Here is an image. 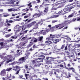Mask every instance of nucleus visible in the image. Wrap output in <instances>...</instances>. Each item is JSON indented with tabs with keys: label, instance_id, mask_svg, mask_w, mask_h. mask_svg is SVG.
I'll return each mask as SVG.
<instances>
[{
	"label": "nucleus",
	"instance_id": "obj_40",
	"mask_svg": "<svg viewBox=\"0 0 80 80\" xmlns=\"http://www.w3.org/2000/svg\"><path fill=\"white\" fill-rule=\"evenodd\" d=\"M36 1L37 2V3H40L41 2V1L40 0H36Z\"/></svg>",
	"mask_w": 80,
	"mask_h": 80
},
{
	"label": "nucleus",
	"instance_id": "obj_25",
	"mask_svg": "<svg viewBox=\"0 0 80 80\" xmlns=\"http://www.w3.org/2000/svg\"><path fill=\"white\" fill-rule=\"evenodd\" d=\"M28 7H32V2H31L30 3L27 5Z\"/></svg>",
	"mask_w": 80,
	"mask_h": 80
},
{
	"label": "nucleus",
	"instance_id": "obj_29",
	"mask_svg": "<svg viewBox=\"0 0 80 80\" xmlns=\"http://www.w3.org/2000/svg\"><path fill=\"white\" fill-rule=\"evenodd\" d=\"M10 36H11V34H9L6 35V36H5V37H6V38H8V37H9Z\"/></svg>",
	"mask_w": 80,
	"mask_h": 80
},
{
	"label": "nucleus",
	"instance_id": "obj_2",
	"mask_svg": "<svg viewBox=\"0 0 80 80\" xmlns=\"http://www.w3.org/2000/svg\"><path fill=\"white\" fill-rule=\"evenodd\" d=\"M62 34H59L58 35V37H52V40L53 42L54 41V43H57V42H59V41L60 40V39H57L58 38H59L60 37H61L60 36H62Z\"/></svg>",
	"mask_w": 80,
	"mask_h": 80
},
{
	"label": "nucleus",
	"instance_id": "obj_17",
	"mask_svg": "<svg viewBox=\"0 0 80 80\" xmlns=\"http://www.w3.org/2000/svg\"><path fill=\"white\" fill-rule=\"evenodd\" d=\"M55 35H52V34H50V37H52L51 38H48V39L50 40H53V38H52V37H54Z\"/></svg>",
	"mask_w": 80,
	"mask_h": 80
},
{
	"label": "nucleus",
	"instance_id": "obj_9",
	"mask_svg": "<svg viewBox=\"0 0 80 80\" xmlns=\"http://www.w3.org/2000/svg\"><path fill=\"white\" fill-rule=\"evenodd\" d=\"M0 74L1 75H2V76H5L6 74V70L4 69L1 71Z\"/></svg>",
	"mask_w": 80,
	"mask_h": 80
},
{
	"label": "nucleus",
	"instance_id": "obj_47",
	"mask_svg": "<svg viewBox=\"0 0 80 80\" xmlns=\"http://www.w3.org/2000/svg\"><path fill=\"white\" fill-rule=\"evenodd\" d=\"M58 21L57 20H53L52 21V23H55V22H58Z\"/></svg>",
	"mask_w": 80,
	"mask_h": 80
},
{
	"label": "nucleus",
	"instance_id": "obj_49",
	"mask_svg": "<svg viewBox=\"0 0 80 80\" xmlns=\"http://www.w3.org/2000/svg\"><path fill=\"white\" fill-rule=\"evenodd\" d=\"M67 1H68V2H73V0H66Z\"/></svg>",
	"mask_w": 80,
	"mask_h": 80
},
{
	"label": "nucleus",
	"instance_id": "obj_14",
	"mask_svg": "<svg viewBox=\"0 0 80 80\" xmlns=\"http://www.w3.org/2000/svg\"><path fill=\"white\" fill-rule=\"evenodd\" d=\"M7 78L8 79V80H12V75L11 74H10L9 75H8V74H7Z\"/></svg>",
	"mask_w": 80,
	"mask_h": 80
},
{
	"label": "nucleus",
	"instance_id": "obj_43",
	"mask_svg": "<svg viewBox=\"0 0 80 80\" xmlns=\"http://www.w3.org/2000/svg\"><path fill=\"white\" fill-rule=\"evenodd\" d=\"M14 78H15V77L14 76H11V80L12 79H14Z\"/></svg>",
	"mask_w": 80,
	"mask_h": 80
},
{
	"label": "nucleus",
	"instance_id": "obj_58",
	"mask_svg": "<svg viewBox=\"0 0 80 80\" xmlns=\"http://www.w3.org/2000/svg\"><path fill=\"white\" fill-rule=\"evenodd\" d=\"M67 47L68 46H66L64 49L65 50H67Z\"/></svg>",
	"mask_w": 80,
	"mask_h": 80
},
{
	"label": "nucleus",
	"instance_id": "obj_51",
	"mask_svg": "<svg viewBox=\"0 0 80 80\" xmlns=\"http://www.w3.org/2000/svg\"><path fill=\"white\" fill-rule=\"evenodd\" d=\"M75 78H76V80H80V79L78 78V77H75Z\"/></svg>",
	"mask_w": 80,
	"mask_h": 80
},
{
	"label": "nucleus",
	"instance_id": "obj_30",
	"mask_svg": "<svg viewBox=\"0 0 80 80\" xmlns=\"http://www.w3.org/2000/svg\"><path fill=\"white\" fill-rule=\"evenodd\" d=\"M59 17V15H55L53 16V18H57Z\"/></svg>",
	"mask_w": 80,
	"mask_h": 80
},
{
	"label": "nucleus",
	"instance_id": "obj_36",
	"mask_svg": "<svg viewBox=\"0 0 80 80\" xmlns=\"http://www.w3.org/2000/svg\"><path fill=\"white\" fill-rule=\"evenodd\" d=\"M20 72V70H18L17 71V72L15 73L16 75H18L19 73V72Z\"/></svg>",
	"mask_w": 80,
	"mask_h": 80
},
{
	"label": "nucleus",
	"instance_id": "obj_33",
	"mask_svg": "<svg viewBox=\"0 0 80 80\" xmlns=\"http://www.w3.org/2000/svg\"><path fill=\"white\" fill-rule=\"evenodd\" d=\"M4 44V43L3 42H0V45H1V46H2V47L3 46Z\"/></svg>",
	"mask_w": 80,
	"mask_h": 80
},
{
	"label": "nucleus",
	"instance_id": "obj_22",
	"mask_svg": "<svg viewBox=\"0 0 80 80\" xmlns=\"http://www.w3.org/2000/svg\"><path fill=\"white\" fill-rule=\"evenodd\" d=\"M2 15H4L2 17H8V16H9V14L8 13H3L2 14Z\"/></svg>",
	"mask_w": 80,
	"mask_h": 80
},
{
	"label": "nucleus",
	"instance_id": "obj_28",
	"mask_svg": "<svg viewBox=\"0 0 80 80\" xmlns=\"http://www.w3.org/2000/svg\"><path fill=\"white\" fill-rule=\"evenodd\" d=\"M63 12H65V13H68V12H67V8L64 9H63Z\"/></svg>",
	"mask_w": 80,
	"mask_h": 80
},
{
	"label": "nucleus",
	"instance_id": "obj_10",
	"mask_svg": "<svg viewBox=\"0 0 80 80\" xmlns=\"http://www.w3.org/2000/svg\"><path fill=\"white\" fill-rule=\"evenodd\" d=\"M58 25L59 27V29H61V28H63V27H64L65 26L64 24V23L60 24Z\"/></svg>",
	"mask_w": 80,
	"mask_h": 80
},
{
	"label": "nucleus",
	"instance_id": "obj_45",
	"mask_svg": "<svg viewBox=\"0 0 80 80\" xmlns=\"http://www.w3.org/2000/svg\"><path fill=\"white\" fill-rule=\"evenodd\" d=\"M28 31V30H26V31H23V33H27Z\"/></svg>",
	"mask_w": 80,
	"mask_h": 80
},
{
	"label": "nucleus",
	"instance_id": "obj_21",
	"mask_svg": "<svg viewBox=\"0 0 80 80\" xmlns=\"http://www.w3.org/2000/svg\"><path fill=\"white\" fill-rule=\"evenodd\" d=\"M31 15V14L30 13H29L27 15L25 16L24 17V18H28V17H30Z\"/></svg>",
	"mask_w": 80,
	"mask_h": 80
},
{
	"label": "nucleus",
	"instance_id": "obj_15",
	"mask_svg": "<svg viewBox=\"0 0 80 80\" xmlns=\"http://www.w3.org/2000/svg\"><path fill=\"white\" fill-rule=\"evenodd\" d=\"M46 43H48V45H50V44H52V45H54V43H55L54 42H51V41H49V42L48 41H46Z\"/></svg>",
	"mask_w": 80,
	"mask_h": 80
},
{
	"label": "nucleus",
	"instance_id": "obj_52",
	"mask_svg": "<svg viewBox=\"0 0 80 80\" xmlns=\"http://www.w3.org/2000/svg\"><path fill=\"white\" fill-rule=\"evenodd\" d=\"M32 62L33 64H34V63H35V60H32Z\"/></svg>",
	"mask_w": 80,
	"mask_h": 80
},
{
	"label": "nucleus",
	"instance_id": "obj_31",
	"mask_svg": "<svg viewBox=\"0 0 80 80\" xmlns=\"http://www.w3.org/2000/svg\"><path fill=\"white\" fill-rule=\"evenodd\" d=\"M28 75H29V74H25V76L26 78V79H27V78H28L27 77H28Z\"/></svg>",
	"mask_w": 80,
	"mask_h": 80
},
{
	"label": "nucleus",
	"instance_id": "obj_24",
	"mask_svg": "<svg viewBox=\"0 0 80 80\" xmlns=\"http://www.w3.org/2000/svg\"><path fill=\"white\" fill-rule=\"evenodd\" d=\"M12 69V68H7L6 70V71H7L8 72H10L11 70Z\"/></svg>",
	"mask_w": 80,
	"mask_h": 80
},
{
	"label": "nucleus",
	"instance_id": "obj_4",
	"mask_svg": "<svg viewBox=\"0 0 80 80\" xmlns=\"http://www.w3.org/2000/svg\"><path fill=\"white\" fill-rule=\"evenodd\" d=\"M59 4H60V3L56 4L53 6L52 8V10H57L58 8H60V7L58 6Z\"/></svg>",
	"mask_w": 80,
	"mask_h": 80
},
{
	"label": "nucleus",
	"instance_id": "obj_38",
	"mask_svg": "<svg viewBox=\"0 0 80 80\" xmlns=\"http://www.w3.org/2000/svg\"><path fill=\"white\" fill-rule=\"evenodd\" d=\"M73 15L72 14L68 16V18H71V17H72Z\"/></svg>",
	"mask_w": 80,
	"mask_h": 80
},
{
	"label": "nucleus",
	"instance_id": "obj_53",
	"mask_svg": "<svg viewBox=\"0 0 80 80\" xmlns=\"http://www.w3.org/2000/svg\"><path fill=\"white\" fill-rule=\"evenodd\" d=\"M52 62V59H50V61H47V63H48V62Z\"/></svg>",
	"mask_w": 80,
	"mask_h": 80
},
{
	"label": "nucleus",
	"instance_id": "obj_35",
	"mask_svg": "<svg viewBox=\"0 0 80 80\" xmlns=\"http://www.w3.org/2000/svg\"><path fill=\"white\" fill-rule=\"evenodd\" d=\"M33 20V18L31 19L28 20V21L27 22V23H28L29 22H30L31 21H32V20Z\"/></svg>",
	"mask_w": 80,
	"mask_h": 80
},
{
	"label": "nucleus",
	"instance_id": "obj_5",
	"mask_svg": "<svg viewBox=\"0 0 80 80\" xmlns=\"http://www.w3.org/2000/svg\"><path fill=\"white\" fill-rule=\"evenodd\" d=\"M68 70H70H70H72V72H73V73H75V75H77L78 77V76H79V75H78V74L75 72V69H74L73 68H68Z\"/></svg>",
	"mask_w": 80,
	"mask_h": 80
},
{
	"label": "nucleus",
	"instance_id": "obj_46",
	"mask_svg": "<svg viewBox=\"0 0 80 80\" xmlns=\"http://www.w3.org/2000/svg\"><path fill=\"white\" fill-rule=\"evenodd\" d=\"M38 40L37 39H35L33 41L34 42H37Z\"/></svg>",
	"mask_w": 80,
	"mask_h": 80
},
{
	"label": "nucleus",
	"instance_id": "obj_12",
	"mask_svg": "<svg viewBox=\"0 0 80 80\" xmlns=\"http://www.w3.org/2000/svg\"><path fill=\"white\" fill-rule=\"evenodd\" d=\"M49 29H48V30H51V31H52V32H53V31H55V26H53V27H51L50 28H49Z\"/></svg>",
	"mask_w": 80,
	"mask_h": 80
},
{
	"label": "nucleus",
	"instance_id": "obj_37",
	"mask_svg": "<svg viewBox=\"0 0 80 80\" xmlns=\"http://www.w3.org/2000/svg\"><path fill=\"white\" fill-rule=\"evenodd\" d=\"M65 37H66V39H68V40H69V39H70V37H68V36H65Z\"/></svg>",
	"mask_w": 80,
	"mask_h": 80
},
{
	"label": "nucleus",
	"instance_id": "obj_59",
	"mask_svg": "<svg viewBox=\"0 0 80 80\" xmlns=\"http://www.w3.org/2000/svg\"><path fill=\"white\" fill-rule=\"evenodd\" d=\"M25 15H26V13H23L22 14V17H23V16Z\"/></svg>",
	"mask_w": 80,
	"mask_h": 80
},
{
	"label": "nucleus",
	"instance_id": "obj_60",
	"mask_svg": "<svg viewBox=\"0 0 80 80\" xmlns=\"http://www.w3.org/2000/svg\"><path fill=\"white\" fill-rule=\"evenodd\" d=\"M38 7H39V6L38 5H37L35 6V8H38Z\"/></svg>",
	"mask_w": 80,
	"mask_h": 80
},
{
	"label": "nucleus",
	"instance_id": "obj_6",
	"mask_svg": "<svg viewBox=\"0 0 80 80\" xmlns=\"http://www.w3.org/2000/svg\"><path fill=\"white\" fill-rule=\"evenodd\" d=\"M49 31L50 29H48L45 30H42L41 31H40V33H41L42 34V35H46V33L47 32L48 33V32Z\"/></svg>",
	"mask_w": 80,
	"mask_h": 80
},
{
	"label": "nucleus",
	"instance_id": "obj_3",
	"mask_svg": "<svg viewBox=\"0 0 80 80\" xmlns=\"http://www.w3.org/2000/svg\"><path fill=\"white\" fill-rule=\"evenodd\" d=\"M10 58V57L9 55H8L7 56H5L4 59V62H6V61L8 60V61L6 62V63H8L9 62H12L13 61V60L12 59L9 60Z\"/></svg>",
	"mask_w": 80,
	"mask_h": 80
},
{
	"label": "nucleus",
	"instance_id": "obj_57",
	"mask_svg": "<svg viewBox=\"0 0 80 80\" xmlns=\"http://www.w3.org/2000/svg\"><path fill=\"white\" fill-rule=\"evenodd\" d=\"M22 32H23V30H24L25 29H23V28H24L23 26H22Z\"/></svg>",
	"mask_w": 80,
	"mask_h": 80
},
{
	"label": "nucleus",
	"instance_id": "obj_34",
	"mask_svg": "<svg viewBox=\"0 0 80 80\" xmlns=\"http://www.w3.org/2000/svg\"><path fill=\"white\" fill-rule=\"evenodd\" d=\"M11 38H12L13 39H16V38H17V36L16 38H15V37H14V36H12L11 37Z\"/></svg>",
	"mask_w": 80,
	"mask_h": 80
},
{
	"label": "nucleus",
	"instance_id": "obj_32",
	"mask_svg": "<svg viewBox=\"0 0 80 80\" xmlns=\"http://www.w3.org/2000/svg\"><path fill=\"white\" fill-rule=\"evenodd\" d=\"M18 68H19V67L18 66H15L13 67V68H14V69H17Z\"/></svg>",
	"mask_w": 80,
	"mask_h": 80
},
{
	"label": "nucleus",
	"instance_id": "obj_19",
	"mask_svg": "<svg viewBox=\"0 0 80 80\" xmlns=\"http://www.w3.org/2000/svg\"><path fill=\"white\" fill-rule=\"evenodd\" d=\"M17 1H16L15 0H11V4H12V5H15V4H14V3L15 2H17Z\"/></svg>",
	"mask_w": 80,
	"mask_h": 80
},
{
	"label": "nucleus",
	"instance_id": "obj_11",
	"mask_svg": "<svg viewBox=\"0 0 80 80\" xmlns=\"http://www.w3.org/2000/svg\"><path fill=\"white\" fill-rule=\"evenodd\" d=\"M44 12L45 13H47V12H48V7H47L45 8Z\"/></svg>",
	"mask_w": 80,
	"mask_h": 80
},
{
	"label": "nucleus",
	"instance_id": "obj_13",
	"mask_svg": "<svg viewBox=\"0 0 80 80\" xmlns=\"http://www.w3.org/2000/svg\"><path fill=\"white\" fill-rule=\"evenodd\" d=\"M40 58H38V59H39V60H44L45 57L43 55H42L40 56Z\"/></svg>",
	"mask_w": 80,
	"mask_h": 80
},
{
	"label": "nucleus",
	"instance_id": "obj_64",
	"mask_svg": "<svg viewBox=\"0 0 80 80\" xmlns=\"http://www.w3.org/2000/svg\"><path fill=\"white\" fill-rule=\"evenodd\" d=\"M80 21V18H78L77 19V21Z\"/></svg>",
	"mask_w": 80,
	"mask_h": 80
},
{
	"label": "nucleus",
	"instance_id": "obj_63",
	"mask_svg": "<svg viewBox=\"0 0 80 80\" xmlns=\"http://www.w3.org/2000/svg\"><path fill=\"white\" fill-rule=\"evenodd\" d=\"M42 79H43L44 80H48L47 78H43Z\"/></svg>",
	"mask_w": 80,
	"mask_h": 80
},
{
	"label": "nucleus",
	"instance_id": "obj_41",
	"mask_svg": "<svg viewBox=\"0 0 80 80\" xmlns=\"http://www.w3.org/2000/svg\"><path fill=\"white\" fill-rule=\"evenodd\" d=\"M8 12H12L13 11V9L12 8L9 9H8Z\"/></svg>",
	"mask_w": 80,
	"mask_h": 80
},
{
	"label": "nucleus",
	"instance_id": "obj_55",
	"mask_svg": "<svg viewBox=\"0 0 80 80\" xmlns=\"http://www.w3.org/2000/svg\"><path fill=\"white\" fill-rule=\"evenodd\" d=\"M13 22L12 20H9L8 21V23H13Z\"/></svg>",
	"mask_w": 80,
	"mask_h": 80
},
{
	"label": "nucleus",
	"instance_id": "obj_23",
	"mask_svg": "<svg viewBox=\"0 0 80 80\" xmlns=\"http://www.w3.org/2000/svg\"><path fill=\"white\" fill-rule=\"evenodd\" d=\"M39 15V13H36L32 16V18H34V17H36V16H38V17Z\"/></svg>",
	"mask_w": 80,
	"mask_h": 80
},
{
	"label": "nucleus",
	"instance_id": "obj_20",
	"mask_svg": "<svg viewBox=\"0 0 80 80\" xmlns=\"http://www.w3.org/2000/svg\"><path fill=\"white\" fill-rule=\"evenodd\" d=\"M43 36L39 37L38 38V41H39V42H42V41H43Z\"/></svg>",
	"mask_w": 80,
	"mask_h": 80
},
{
	"label": "nucleus",
	"instance_id": "obj_16",
	"mask_svg": "<svg viewBox=\"0 0 80 80\" xmlns=\"http://www.w3.org/2000/svg\"><path fill=\"white\" fill-rule=\"evenodd\" d=\"M72 21H70L69 20H67V21H65L64 23H67L68 24H70V23H72Z\"/></svg>",
	"mask_w": 80,
	"mask_h": 80
},
{
	"label": "nucleus",
	"instance_id": "obj_8",
	"mask_svg": "<svg viewBox=\"0 0 80 80\" xmlns=\"http://www.w3.org/2000/svg\"><path fill=\"white\" fill-rule=\"evenodd\" d=\"M74 7H75V5H73L72 6H71L69 8H67V12H71V9H72V8H73Z\"/></svg>",
	"mask_w": 80,
	"mask_h": 80
},
{
	"label": "nucleus",
	"instance_id": "obj_27",
	"mask_svg": "<svg viewBox=\"0 0 80 80\" xmlns=\"http://www.w3.org/2000/svg\"><path fill=\"white\" fill-rule=\"evenodd\" d=\"M43 12H41L39 13L38 16V17H40V15H43Z\"/></svg>",
	"mask_w": 80,
	"mask_h": 80
},
{
	"label": "nucleus",
	"instance_id": "obj_48",
	"mask_svg": "<svg viewBox=\"0 0 80 80\" xmlns=\"http://www.w3.org/2000/svg\"><path fill=\"white\" fill-rule=\"evenodd\" d=\"M76 18H73L72 19V21H72V22H73H73H75V21H76Z\"/></svg>",
	"mask_w": 80,
	"mask_h": 80
},
{
	"label": "nucleus",
	"instance_id": "obj_42",
	"mask_svg": "<svg viewBox=\"0 0 80 80\" xmlns=\"http://www.w3.org/2000/svg\"><path fill=\"white\" fill-rule=\"evenodd\" d=\"M23 75H20L19 77V78H20V79H21V78L23 79Z\"/></svg>",
	"mask_w": 80,
	"mask_h": 80
},
{
	"label": "nucleus",
	"instance_id": "obj_56",
	"mask_svg": "<svg viewBox=\"0 0 80 80\" xmlns=\"http://www.w3.org/2000/svg\"><path fill=\"white\" fill-rule=\"evenodd\" d=\"M42 7H43V5L41 4L40 5V8H42Z\"/></svg>",
	"mask_w": 80,
	"mask_h": 80
},
{
	"label": "nucleus",
	"instance_id": "obj_50",
	"mask_svg": "<svg viewBox=\"0 0 80 80\" xmlns=\"http://www.w3.org/2000/svg\"><path fill=\"white\" fill-rule=\"evenodd\" d=\"M22 29V26H20L19 27V28H18V30L19 31H20V30Z\"/></svg>",
	"mask_w": 80,
	"mask_h": 80
},
{
	"label": "nucleus",
	"instance_id": "obj_26",
	"mask_svg": "<svg viewBox=\"0 0 80 80\" xmlns=\"http://www.w3.org/2000/svg\"><path fill=\"white\" fill-rule=\"evenodd\" d=\"M30 44H29L28 47H30L32 45H33V43L32 42H30Z\"/></svg>",
	"mask_w": 80,
	"mask_h": 80
},
{
	"label": "nucleus",
	"instance_id": "obj_39",
	"mask_svg": "<svg viewBox=\"0 0 80 80\" xmlns=\"http://www.w3.org/2000/svg\"><path fill=\"white\" fill-rule=\"evenodd\" d=\"M72 45L71 44H69L68 46V49H70V46Z\"/></svg>",
	"mask_w": 80,
	"mask_h": 80
},
{
	"label": "nucleus",
	"instance_id": "obj_54",
	"mask_svg": "<svg viewBox=\"0 0 80 80\" xmlns=\"http://www.w3.org/2000/svg\"><path fill=\"white\" fill-rule=\"evenodd\" d=\"M49 58H52L50 57H46V60H48V59H49Z\"/></svg>",
	"mask_w": 80,
	"mask_h": 80
},
{
	"label": "nucleus",
	"instance_id": "obj_1",
	"mask_svg": "<svg viewBox=\"0 0 80 80\" xmlns=\"http://www.w3.org/2000/svg\"><path fill=\"white\" fill-rule=\"evenodd\" d=\"M37 21L32 22L31 23L28 24L27 27L28 28H30V27H32V25H34L33 29H37L38 28V27H39V25L40 24V25H42L43 24V23H41L42 21H40L37 23Z\"/></svg>",
	"mask_w": 80,
	"mask_h": 80
},
{
	"label": "nucleus",
	"instance_id": "obj_18",
	"mask_svg": "<svg viewBox=\"0 0 80 80\" xmlns=\"http://www.w3.org/2000/svg\"><path fill=\"white\" fill-rule=\"evenodd\" d=\"M54 27H55V30H60L59 24L56 25Z\"/></svg>",
	"mask_w": 80,
	"mask_h": 80
},
{
	"label": "nucleus",
	"instance_id": "obj_62",
	"mask_svg": "<svg viewBox=\"0 0 80 80\" xmlns=\"http://www.w3.org/2000/svg\"><path fill=\"white\" fill-rule=\"evenodd\" d=\"M76 46H78V48H79V47H80V44H76Z\"/></svg>",
	"mask_w": 80,
	"mask_h": 80
},
{
	"label": "nucleus",
	"instance_id": "obj_44",
	"mask_svg": "<svg viewBox=\"0 0 80 80\" xmlns=\"http://www.w3.org/2000/svg\"><path fill=\"white\" fill-rule=\"evenodd\" d=\"M65 48V45H62L61 48V49H63Z\"/></svg>",
	"mask_w": 80,
	"mask_h": 80
},
{
	"label": "nucleus",
	"instance_id": "obj_61",
	"mask_svg": "<svg viewBox=\"0 0 80 80\" xmlns=\"http://www.w3.org/2000/svg\"><path fill=\"white\" fill-rule=\"evenodd\" d=\"M33 49H32V48H31L29 49L30 52H32V51H33Z\"/></svg>",
	"mask_w": 80,
	"mask_h": 80
},
{
	"label": "nucleus",
	"instance_id": "obj_7",
	"mask_svg": "<svg viewBox=\"0 0 80 80\" xmlns=\"http://www.w3.org/2000/svg\"><path fill=\"white\" fill-rule=\"evenodd\" d=\"M25 57H24L20 58L18 60L19 63H23L25 62Z\"/></svg>",
	"mask_w": 80,
	"mask_h": 80
}]
</instances>
